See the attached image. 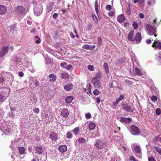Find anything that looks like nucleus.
Returning <instances> with one entry per match:
<instances>
[{
	"label": "nucleus",
	"instance_id": "1",
	"mask_svg": "<svg viewBox=\"0 0 161 161\" xmlns=\"http://www.w3.org/2000/svg\"><path fill=\"white\" fill-rule=\"evenodd\" d=\"M132 149L137 157L139 158L141 157V150L139 146L137 145H133L132 146Z\"/></svg>",
	"mask_w": 161,
	"mask_h": 161
},
{
	"label": "nucleus",
	"instance_id": "2",
	"mask_svg": "<svg viewBox=\"0 0 161 161\" xmlns=\"http://www.w3.org/2000/svg\"><path fill=\"white\" fill-rule=\"evenodd\" d=\"M146 29L147 31V32L150 36H152L154 34L155 37H156L157 34H155L156 32V30L155 28L150 24H147L146 25Z\"/></svg>",
	"mask_w": 161,
	"mask_h": 161
},
{
	"label": "nucleus",
	"instance_id": "3",
	"mask_svg": "<svg viewBox=\"0 0 161 161\" xmlns=\"http://www.w3.org/2000/svg\"><path fill=\"white\" fill-rule=\"evenodd\" d=\"M130 132L133 135H138L139 134L140 130L136 126L132 125L130 127Z\"/></svg>",
	"mask_w": 161,
	"mask_h": 161
},
{
	"label": "nucleus",
	"instance_id": "4",
	"mask_svg": "<svg viewBox=\"0 0 161 161\" xmlns=\"http://www.w3.org/2000/svg\"><path fill=\"white\" fill-rule=\"evenodd\" d=\"M100 80L99 79L96 78V77H93L92 78V83L94 85L95 87L97 88L100 87L101 86Z\"/></svg>",
	"mask_w": 161,
	"mask_h": 161
},
{
	"label": "nucleus",
	"instance_id": "5",
	"mask_svg": "<svg viewBox=\"0 0 161 161\" xmlns=\"http://www.w3.org/2000/svg\"><path fill=\"white\" fill-rule=\"evenodd\" d=\"M25 8L23 6L18 5L15 8V11L18 14H22L25 11Z\"/></svg>",
	"mask_w": 161,
	"mask_h": 161
},
{
	"label": "nucleus",
	"instance_id": "6",
	"mask_svg": "<svg viewBox=\"0 0 161 161\" xmlns=\"http://www.w3.org/2000/svg\"><path fill=\"white\" fill-rule=\"evenodd\" d=\"M142 37L140 33L138 32L136 33L135 38H134L133 42L135 44H138L141 41Z\"/></svg>",
	"mask_w": 161,
	"mask_h": 161
},
{
	"label": "nucleus",
	"instance_id": "7",
	"mask_svg": "<svg viewBox=\"0 0 161 161\" xmlns=\"http://www.w3.org/2000/svg\"><path fill=\"white\" fill-rule=\"evenodd\" d=\"M8 47H3L0 52V57H3L8 53Z\"/></svg>",
	"mask_w": 161,
	"mask_h": 161
},
{
	"label": "nucleus",
	"instance_id": "8",
	"mask_svg": "<svg viewBox=\"0 0 161 161\" xmlns=\"http://www.w3.org/2000/svg\"><path fill=\"white\" fill-rule=\"evenodd\" d=\"M49 137L53 141H56L58 138V134L53 131H51L49 134Z\"/></svg>",
	"mask_w": 161,
	"mask_h": 161
},
{
	"label": "nucleus",
	"instance_id": "9",
	"mask_svg": "<svg viewBox=\"0 0 161 161\" xmlns=\"http://www.w3.org/2000/svg\"><path fill=\"white\" fill-rule=\"evenodd\" d=\"M122 109L129 112H133L134 111V110L131 107V105H128L127 104H125L123 107Z\"/></svg>",
	"mask_w": 161,
	"mask_h": 161
},
{
	"label": "nucleus",
	"instance_id": "10",
	"mask_svg": "<svg viewBox=\"0 0 161 161\" xmlns=\"http://www.w3.org/2000/svg\"><path fill=\"white\" fill-rule=\"evenodd\" d=\"M61 115L64 117H67L69 115V111L67 108H64L61 112Z\"/></svg>",
	"mask_w": 161,
	"mask_h": 161
},
{
	"label": "nucleus",
	"instance_id": "11",
	"mask_svg": "<svg viewBox=\"0 0 161 161\" xmlns=\"http://www.w3.org/2000/svg\"><path fill=\"white\" fill-rule=\"evenodd\" d=\"M120 121L126 124H129L132 121V119L130 118L122 117L121 118Z\"/></svg>",
	"mask_w": 161,
	"mask_h": 161
},
{
	"label": "nucleus",
	"instance_id": "12",
	"mask_svg": "<svg viewBox=\"0 0 161 161\" xmlns=\"http://www.w3.org/2000/svg\"><path fill=\"white\" fill-rule=\"evenodd\" d=\"M7 12V9L5 6L0 5V14L3 15L5 14Z\"/></svg>",
	"mask_w": 161,
	"mask_h": 161
},
{
	"label": "nucleus",
	"instance_id": "13",
	"mask_svg": "<svg viewBox=\"0 0 161 161\" xmlns=\"http://www.w3.org/2000/svg\"><path fill=\"white\" fill-rule=\"evenodd\" d=\"M125 20V17L123 14H121L119 15L117 18V21L119 23H121Z\"/></svg>",
	"mask_w": 161,
	"mask_h": 161
},
{
	"label": "nucleus",
	"instance_id": "14",
	"mask_svg": "<svg viewBox=\"0 0 161 161\" xmlns=\"http://www.w3.org/2000/svg\"><path fill=\"white\" fill-rule=\"evenodd\" d=\"M105 145V144L103 142H97L96 143V146L97 147L100 149L103 148Z\"/></svg>",
	"mask_w": 161,
	"mask_h": 161
},
{
	"label": "nucleus",
	"instance_id": "15",
	"mask_svg": "<svg viewBox=\"0 0 161 161\" xmlns=\"http://www.w3.org/2000/svg\"><path fill=\"white\" fill-rule=\"evenodd\" d=\"M49 81L51 82H53L56 80L57 79L56 75L54 74L49 75Z\"/></svg>",
	"mask_w": 161,
	"mask_h": 161
},
{
	"label": "nucleus",
	"instance_id": "16",
	"mask_svg": "<svg viewBox=\"0 0 161 161\" xmlns=\"http://www.w3.org/2000/svg\"><path fill=\"white\" fill-rule=\"evenodd\" d=\"M134 33V31L133 30H131L129 32L128 36V39L131 41H133L134 38H132L133 36Z\"/></svg>",
	"mask_w": 161,
	"mask_h": 161
},
{
	"label": "nucleus",
	"instance_id": "17",
	"mask_svg": "<svg viewBox=\"0 0 161 161\" xmlns=\"http://www.w3.org/2000/svg\"><path fill=\"white\" fill-rule=\"evenodd\" d=\"M82 48L85 49H89L91 50H93L95 48V45H93V46L90 47L89 45H85L83 46Z\"/></svg>",
	"mask_w": 161,
	"mask_h": 161
},
{
	"label": "nucleus",
	"instance_id": "18",
	"mask_svg": "<svg viewBox=\"0 0 161 161\" xmlns=\"http://www.w3.org/2000/svg\"><path fill=\"white\" fill-rule=\"evenodd\" d=\"M34 12L35 14L36 15L39 16L41 14L42 12V10L41 8H35L34 9Z\"/></svg>",
	"mask_w": 161,
	"mask_h": 161
},
{
	"label": "nucleus",
	"instance_id": "19",
	"mask_svg": "<svg viewBox=\"0 0 161 161\" xmlns=\"http://www.w3.org/2000/svg\"><path fill=\"white\" fill-rule=\"evenodd\" d=\"M58 149L61 153L65 152L67 150V147L65 145H62L59 147Z\"/></svg>",
	"mask_w": 161,
	"mask_h": 161
},
{
	"label": "nucleus",
	"instance_id": "20",
	"mask_svg": "<svg viewBox=\"0 0 161 161\" xmlns=\"http://www.w3.org/2000/svg\"><path fill=\"white\" fill-rule=\"evenodd\" d=\"M73 85L72 83L66 85L64 86V89L67 91H70L73 88Z\"/></svg>",
	"mask_w": 161,
	"mask_h": 161
},
{
	"label": "nucleus",
	"instance_id": "21",
	"mask_svg": "<svg viewBox=\"0 0 161 161\" xmlns=\"http://www.w3.org/2000/svg\"><path fill=\"white\" fill-rule=\"evenodd\" d=\"M35 150L36 153L39 154H42V148L41 146L36 147Z\"/></svg>",
	"mask_w": 161,
	"mask_h": 161
},
{
	"label": "nucleus",
	"instance_id": "22",
	"mask_svg": "<svg viewBox=\"0 0 161 161\" xmlns=\"http://www.w3.org/2000/svg\"><path fill=\"white\" fill-rule=\"evenodd\" d=\"M96 125L95 123L91 122L89 124V128L90 130L94 129L96 127Z\"/></svg>",
	"mask_w": 161,
	"mask_h": 161
},
{
	"label": "nucleus",
	"instance_id": "23",
	"mask_svg": "<svg viewBox=\"0 0 161 161\" xmlns=\"http://www.w3.org/2000/svg\"><path fill=\"white\" fill-rule=\"evenodd\" d=\"M73 99V97L72 96H68L66 97L65 99V102L67 103H70Z\"/></svg>",
	"mask_w": 161,
	"mask_h": 161
},
{
	"label": "nucleus",
	"instance_id": "24",
	"mask_svg": "<svg viewBox=\"0 0 161 161\" xmlns=\"http://www.w3.org/2000/svg\"><path fill=\"white\" fill-rule=\"evenodd\" d=\"M135 71L137 75L139 76H141L142 75L141 73V70L137 67H136L135 69Z\"/></svg>",
	"mask_w": 161,
	"mask_h": 161
},
{
	"label": "nucleus",
	"instance_id": "25",
	"mask_svg": "<svg viewBox=\"0 0 161 161\" xmlns=\"http://www.w3.org/2000/svg\"><path fill=\"white\" fill-rule=\"evenodd\" d=\"M103 67L104 68L106 73L108 74L109 73V69L108 68V64L107 63H105L103 64Z\"/></svg>",
	"mask_w": 161,
	"mask_h": 161
},
{
	"label": "nucleus",
	"instance_id": "26",
	"mask_svg": "<svg viewBox=\"0 0 161 161\" xmlns=\"http://www.w3.org/2000/svg\"><path fill=\"white\" fill-rule=\"evenodd\" d=\"M95 8L96 12L97 15H98V14H99L98 10V2L97 1H96L95 2Z\"/></svg>",
	"mask_w": 161,
	"mask_h": 161
},
{
	"label": "nucleus",
	"instance_id": "27",
	"mask_svg": "<svg viewBox=\"0 0 161 161\" xmlns=\"http://www.w3.org/2000/svg\"><path fill=\"white\" fill-rule=\"evenodd\" d=\"M18 149L19 150L20 154H22L24 153L25 149L24 147H20L18 148Z\"/></svg>",
	"mask_w": 161,
	"mask_h": 161
},
{
	"label": "nucleus",
	"instance_id": "28",
	"mask_svg": "<svg viewBox=\"0 0 161 161\" xmlns=\"http://www.w3.org/2000/svg\"><path fill=\"white\" fill-rule=\"evenodd\" d=\"M80 128L79 127H75L73 130V131L75 135H76L79 132Z\"/></svg>",
	"mask_w": 161,
	"mask_h": 161
},
{
	"label": "nucleus",
	"instance_id": "29",
	"mask_svg": "<svg viewBox=\"0 0 161 161\" xmlns=\"http://www.w3.org/2000/svg\"><path fill=\"white\" fill-rule=\"evenodd\" d=\"M92 19L96 23H97L98 21V19H97L96 15L94 14H92Z\"/></svg>",
	"mask_w": 161,
	"mask_h": 161
},
{
	"label": "nucleus",
	"instance_id": "30",
	"mask_svg": "<svg viewBox=\"0 0 161 161\" xmlns=\"http://www.w3.org/2000/svg\"><path fill=\"white\" fill-rule=\"evenodd\" d=\"M102 76V74L100 72H98L97 73L96 75L94 77H96V78H97L100 80Z\"/></svg>",
	"mask_w": 161,
	"mask_h": 161
},
{
	"label": "nucleus",
	"instance_id": "31",
	"mask_svg": "<svg viewBox=\"0 0 161 161\" xmlns=\"http://www.w3.org/2000/svg\"><path fill=\"white\" fill-rule=\"evenodd\" d=\"M126 11L128 15H130L131 14V8L130 5H129L127 8Z\"/></svg>",
	"mask_w": 161,
	"mask_h": 161
},
{
	"label": "nucleus",
	"instance_id": "32",
	"mask_svg": "<svg viewBox=\"0 0 161 161\" xmlns=\"http://www.w3.org/2000/svg\"><path fill=\"white\" fill-rule=\"evenodd\" d=\"M72 137V133L69 132H68L66 133V137L68 138H71Z\"/></svg>",
	"mask_w": 161,
	"mask_h": 161
},
{
	"label": "nucleus",
	"instance_id": "33",
	"mask_svg": "<svg viewBox=\"0 0 161 161\" xmlns=\"http://www.w3.org/2000/svg\"><path fill=\"white\" fill-rule=\"evenodd\" d=\"M53 9V6L52 5H49L47 7V11L48 12H49Z\"/></svg>",
	"mask_w": 161,
	"mask_h": 161
},
{
	"label": "nucleus",
	"instance_id": "34",
	"mask_svg": "<svg viewBox=\"0 0 161 161\" xmlns=\"http://www.w3.org/2000/svg\"><path fill=\"white\" fill-rule=\"evenodd\" d=\"M132 25L134 29L135 30L136 29L138 28V24L135 21L133 22Z\"/></svg>",
	"mask_w": 161,
	"mask_h": 161
},
{
	"label": "nucleus",
	"instance_id": "35",
	"mask_svg": "<svg viewBox=\"0 0 161 161\" xmlns=\"http://www.w3.org/2000/svg\"><path fill=\"white\" fill-rule=\"evenodd\" d=\"M111 161H120V158L117 157L115 156L114 158L111 159Z\"/></svg>",
	"mask_w": 161,
	"mask_h": 161
},
{
	"label": "nucleus",
	"instance_id": "36",
	"mask_svg": "<svg viewBox=\"0 0 161 161\" xmlns=\"http://www.w3.org/2000/svg\"><path fill=\"white\" fill-rule=\"evenodd\" d=\"M98 46H99L100 47L102 44V38L100 37H98Z\"/></svg>",
	"mask_w": 161,
	"mask_h": 161
},
{
	"label": "nucleus",
	"instance_id": "37",
	"mask_svg": "<svg viewBox=\"0 0 161 161\" xmlns=\"http://www.w3.org/2000/svg\"><path fill=\"white\" fill-rule=\"evenodd\" d=\"M93 93L95 95L97 96L100 94V92L98 90L95 89L93 92Z\"/></svg>",
	"mask_w": 161,
	"mask_h": 161
},
{
	"label": "nucleus",
	"instance_id": "38",
	"mask_svg": "<svg viewBox=\"0 0 161 161\" xmlns=\"http://www.w3.org/2000/svg\"><path fill=\"white\" fill-rule=\"evenodd\" d=\"M92 24H91V23H90L87 26L86 29L87 30H90L92 29Z\"/></svg>",
	"mask_w": 161,
	"mask_h": 161
},
{
	"label": "nucleus",
	"instance_id": "39",
	"mask_svg": "<svg viewBox=\"0 0 161 161\" xmlns=\"http://www.w3.org/2000/svg\"><path fill=\"white\" fill-rule=\"evenodd\" d=\"M94 67L92 65H89L88 66V69L91 71H93L94 69Z\"/></svg>",
	"mask_w": 161,
	"mask_h": 161
},
{
	"label": "nucleus",
	"instance_id": "40",
	"mask_svg": "<svg viewBox=\"0 0 161 161\" xmlns=\"http://www.w3.org/2000/svg\"><path fill=\"white\" fill-rule=\"evenodd\" d=\"M151 100L153 102H155L157 100V97L156 96H153L151 98Z\"/></svg>",
	"mask_w": 161,
	"mask_h": 161
},
{
	"label": "nucleus",
	"instance_id": "41",
	"mask_svg": "<svg viewBox=\"0 0 161 161\" xmlns=\"http://www.w3.org/2000/svg\"><path fill=\"white\" fill-rule=\"evenodd\" d=\"M106 9L108 11H111L112 8V6L110 5H108L106 7Z\"/></svg>",
	"mask_w": 161,
	"mask_h": 161
},
{
	"label": "nucleus",
	"instance_id": "42",
	"mask_svg": "<svg viewBox=\"0 0 161 161\" xmlns=\"http://www.w3.org/2000/svg\"><path fill=\"white\" fill-rule=\"evenodd\" d=\"M156 114L157 115H160L161 114V110L159 108H157L156 109Z\"/></svg>",
	"mask_w": 161,
	"mask_h": 161
},
{
	"label": "nucleus",
	"instance_id": "43",
	"mask_svg": "<svg viewBox=\"0 0 161 161\" xmlns=\"http://www.w3.org/2000/svg\"><path fill=\"white\" fill-rule=\"evenodd\" d=\"M154 141H161V137L156 136L153 139Z\"/></svg>",
	"mask_w": 161,
	"mask_h": 161
},
{
	"label": "nucleus",
	"instance_id": "44",
	"mask_svg": "<svg viewBox=\"0 0 161 161\" xmlns=\"http://www.w3.org/2000/svg\"><path fill=\"white\" fill-rule=\"evenodd\" d=\"M86 118V119H89L91 117V115L89 113H88L87 114H85Z\"/></svg>",
	"mask_w": 161,
	"mask_h": 161
},
{
	"label": "nucleus",
	"instance_id": "45",
	"mask_svg": "<svg viewBox=\"0 0 161 161\" xmlns=\"http://www.w3.org/2000/svg\"><path fill=\"white\" fill-rule=\"evenodd\" d=\"M33 111L36 114H38L39 113L40 110L38 108H36L33 109Z\"/></svg>",
	"mask_w": 161,
	"mask_h": 161
},
{
	"label": "nucleus",
	"instance_id": "46",
	"mask_svg": "<svg viewBox=\"0 0 161 161\" xmlns=\"http://www.w3.org/2000/svg\"><path fill=\"white\" fill-rule=\"evenodd\" d=\"M67 64L65 62H63L61 63L60 64L61 66L64 68H65L66 67L65 65Z\"/></svg>",
	"mask_w": 161,
	"mask_h": 161
},
{
	"label": "nucleus",
	"instance_id": "47",
	"mask_svg": "<svg viewBox=\"0 0 161 161\" xmlns=\"http://www.w3.org/2000/svg\"><path fill=\"white\" fill-rule=\"evenodd\" d=\"M155 148L156 149V151L159 153H161V148L158 147H155Z\"/></svg>",
	"mask_w": 161,
	"mask_h": 161
},
{
	"label": "nucleus",
	"instance_id": "48",
	"mask_svg": "<svg viewBox=\"0 0 161 161\" xmlns=\"http://www.w3.org/2000/svg\"><path fill=\"white\" fill-rule=\"evenodd\" d=\"M129 158L130 160L131 161H138L137 160H136L135 158L133 156H130L129 157Z\"/></svg>",
	"mask_w": 161,
	"mask_h": 161
},
{
	"label": "nucleus",
	"instance_id": "49",
	"mask_svg": "<svg viewBox=\"0 0 161 161\" xmlns=\"http://www.w3.org/2000/svg\"><path fill=\"white\" fill-rule=\"evenodd\" d=\"M114 14V12L113 11H111L110 12L108 13V15L110 17H113Z\"/></svg>",
	"mask_w": 161,
	"mask_h": 161
},
{
	"label": "nucleus",
	"instance_id": "50",
	"mask_svg": "<svg viewBox=\"0 0 161 161\" xmlns=\"http://www.w3.org/2000/svg\"><path fill=\"white\" fill-rule=\"evenodd\" d=\"M34 84L35 85V86L36 87H37L39 86V83L37 80H35V81H34Z\"/></svg>",
	"mask_w": 161,
	"mask_h": 161
},
{
	"label": "nucleus",
	"instance_id": "51",
	"mask_svg": "<svg viewBox=\"0 0 161 161\" xmlns=\"http://www.w3.org/2000/svg\"><path fill=\"white\" fill-rule=\"evenodd\" d=\"M119 100L118 99H116L115 102H113V104L114 106H116L118 104L119 102Z\"/></svg>",
	"mask_w": 161,
	"mask_h": 161
},
{
	"label": "nucleus",
	"instance_id": "52",
	"mask_svg": "<svg viewBox=\"0 0 161 161\" xmlns=\"http://www.w3.org/2000/svg\"><path fill=\"white\" fill-rule=\"evenodd\" d=\"M157 47L160 49H161V42H159L158 43L157 45Z\"/></svg>",
	"mask_w": 161,
	"mask_h": 161
},
{
	"label": "nucleus",
	"instance_id": "53",
	"mask_svg": "<svg viewBox=\"0 0 161 161\" xmlns=\"http://www.w3.org/2000/svg\"><path fill=\"white\" fill-rule=\"evenodd\" d=\"M125 98L124 96L123 95H120L119 97V98H118L119 101L122 100L123 99Z\"/></svg>",
	"mask_w": 161,
	"mask_h": 161
},
{
	"label": "nucleus",
	"instance_id": "54",
	"mask_svg": "<svg viewBox=\"0 0 161 161\" xmlns=\"http://www.w3.org/2000/svg\"><path fill=\"white\" fill-rule=\"evenodd\" d=\"M65 68L68 70H69L72 68V65L71 64H69L66 66Z\"/></svg>",
	"mask_w": 161,
	"mask_h": 161
},
{
	"label": "nucleus",
	"instance_id": "55",
	"mask_svg": "<svg viewBox=\"0 0 161 161\" xmlns=\"http://www.w3.org/2000/svg\"><path fill=\"white\" fill-rule=\"evenodd\" d=\"M62 77L63 79H66V77H68V75H67L66 74H64L63 73L62 75Z\"/></svg>",
	"mask_w": 161,
	"mask_h": 161
},
{
	"label": "nucleus",
	"instance_id": "56",
	"mask_svg": "<svg viewBox=\"0 0 161 161\" xmlns=\"http://www.w3.org/2000/svg\"><path fill=\"white\" fill-rule=\"evenodd\" d=\"M4 101V97L3 95L0 94V102H3Z\"/></svg>",
	"mask_w": 161,
	"mask_h": 161
},
{
	"label": "nucleus",
	"instance_id": "57",
	"mask_svg": "<svg viewBox=\"0 0 161 161\" xmlns=\"http://www.w3.org/2000/svg\"><path fill=\"white\" fill-rule=\"evenodd\" d=\"M18 75L19 76L22 77L24 75V74L23 72H19L18 73Z\"/></svg>",
	"mask_w": 161,
	"mask_h": 161
},
{
	"label": "nucleus",
	"instance_id": "58",
	"mask_svg": "<svg viewBox=\"0 0 161 161\" xmlns=\"http://www.w3.org/2000/svg\"><path fill=\"white\" fill-rule=\"evenodd\" d=\"M148 161H156V160L153 157H151L149 158Z\"/></svg>",
	"mask_w": 161,
	"mask_h": 161
},
{
	"label": "nucleus",
	"instance_id": "59",
	"mask_svg": "<svg viewBox=\"0 0 161 161\" xmlns=\"http://www.w3.org/2000/svg\"><path fill=\"white\" fill-rule=\"evenodd\" d=\"M139 16L140 18H143L144 17V15L142 13H140Z\"/></svg>",
	"mask_w": 161,
	"mask_h": 161
},
{
	"label": "nucleus",
	"instance_id": "60",
	"mask_svg": "<svg viewBox=\"0 0 161 161\" xmlns=\"http://www.w3.org/2000/svg\"><path fill=\"white\" fill-rule=\"evenodd\" d=\"M58 16V14L57 13H55L53 14V17L54 19H56Z\"/></svg>",
	"mask_w": 161,
	"mask_h": 161
},
{
	"label": "nucleus",
	"instance_id": "61",
	"mask_svg": "<svg viewBox=\"0 0 161 161\" xmlns=\"http://www.w3.org/2000/svg\"><path fill=\"white\" fill-rule=\"evenodd\" d=\"M41 42L40 38H38V40H37L36 41V43L37 44H39Z\"/></svg>",
	"mask_w": 161,
	"mask_h": 161
},
{
	"label": "nucleus",
	"instance_id": "62",
	"mask_svg": "<svg viewBox=\"0 0 161 161\" xmlns=\"http://www.w3.org/2000/svg\"><path fill=\"white\" fill-rule=\"evenodd\" d=\"M97 99L96 100V102L97 103H98L99 104V103H100L101 100L100 99V98L99 97H97Z\"/></svg>",
	"mask_w": 161,
	"mask_h": 161
},
{
	"label": "nucleus",
	"instance_id": "63",
	"mask_svg": "<svg viewBox=\"0 0 161 161\" xmlns=\"http://www.w3.org/2000/svg\"><path fill=\"white\" fill-rule=\"evenodd\" d=\"M9 116L12 118H14V115L13 112H12L11 114H10Z\"/></svg>",
	"mask_w": 161,
	"mask_h": 161
},
{
	"label": "nucleus",
	"instance_id": "64",
	"mask_svg": "<svg viewBox=\"0 0 161 161\" xmlns=\"http://www.w3.org/2000/svg\"><path fill=\"white\" fill-rule=\"evenodd\" d=\"M10 131L9 129H5V130L4 131V132L5 133H9V132Z\"/></svg>",
	"mask_w": 161,
	"mask_h": 161
}]
</instances>
